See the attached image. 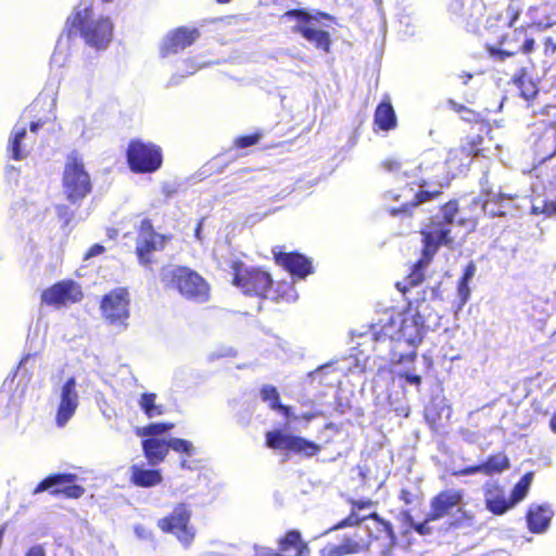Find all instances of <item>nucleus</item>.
<instances>
[{
  "label": "nucleus",
  "instance_id": "obj_9",
  "mask_svg": "<svg viewBox=\"0 0 556 556\" xmlns=\"http://www.w3.org/2000/svg\"><path fill=\"white\" fill-rule=\"evenodd\" d=\"M125 155L129 169L135 174H152L163 165V150L151 141L131 139Z\"/></svg>",
  "mask_w": 556,
  "mask_h": 556
},
{
  "label": "nucleus",
  "instance_id": "obj_34",
  "mask_svg": "<svg viewBox=\"0 0 556 556\" xmlns=\"http://www.w3.org/2000/svg\"><path fill=\"white\" fill-rule=\"evenodd\" d=\"M442 194V190L435 189L432 191L419 190L415 193L414 200L410 203L404 204L401 207H393L390 210V214L396 216L401 213L412 215V207L418 206L419 204L438 199Z\"/></svg>",
  "mask_w": 556,
  "mask_h": 556
},
{
  "label": "nucleus",
  "instance_id": "obj_6",
  "mask_svg": "<svg viewBox=\"0 0 556 556\" xmlns=\"http://www.w3.org/2000/svg\"><path fill=\"white\" fill-rule=\"evenodd\" d=\"M464 500L463 490H442L430 500V509L428 511V519L441 520L451 516L448 521L450 528H460L473 521L475 515L460 507Z\"/></svg>",
  "mask_w": 556,
  "mask_h": 556
},
{
  "label": "nucleus",
  "instance_id": "obj_21",
  "mask_svg": "<svg viewBox=\"0 0 556 556\" xmlns=\"http://www.w3.org/2000/svg\"><path fill=\"white\" fill-rule=\"evenodd\" d=\"M200 30L195 27L180 26L175 28L165 37L161 47V55L168 56L185 50L192 46L200 38Z\"/></svg>",
  "mask_w": 556,
  "mask_h": 556
},
{
  "label": "nucleus",
  "instance_id": "obj_23",
  "mask_svg": "<svg viewBox=\"0 0 556 556\" xmlns=\"http://www.w3.org/2000/svg\"><path fill=\"white\" fill-rule=\"evenodd\" d=\"M75 387L76 380L74 377H71L61 389L60 404L55 415V422L59 427H64L77 409L78 394Z\"/></svg>",
  "mask_w": 556,
  "mask_h": 556
},
{
  "label": "nucleus",
  "instance_id": "obj_32",
  "mask_svg": "<svg viewBox=\"0 0 556 556\" xmlns=\"http://www.w3.org/2000/svg\"><path fill=\"white\" fill-rule=\"evenodd\" d=\"M528 528L532 533L545 531L549 525L548 508L543 505H531L526 515Z\"/></svg>",
  "mask_w": 556,
  "mask_h": 556
},
{
  "label": "nucleus",
  "instance_id": "obj_26",
  "mask_svg": "<svg viewBox=\"0 0 556 556\" xmlns=\"http://www.w3.org/2000/svg\"><path fill=\"white\" fill-rule=\"evenodd\" d=\"M372 125L376 132H388L397 127V116L389 98L383 99L376 106Z\"/></svg>",
  "mask_w": 556,
  "mask_h": 556
},
{
  "label": "nucleus",
  "instance_id": "obj_15",
  "mask_svg": "<svg viewBox=\"0 0 556 556\" xmlns=\"http://www.w3.org/2000/svg\"><path fill=\"white\" fill-rule=\"evenodd\" d=\"M265 444L268 448L285 450L303 457L316 456L321 451L319 444L300 435L283 433L281 430L267 431Z\"/></svg>",
  "mask_w": 556,
  "mask_h": 556
},
{
  "label": "nucleus",
  "instance_id": "obj_58",
  "mask_svg": "<svg viewBox=\"0 0 556 556\" xmlns=\"http://www.w3.org/2000/svg\"><path fill=\"white\" fill-rule=\"evenodd\" d=\"M105 251V248L100 243L92 244L85 254V258H91L93 256L100 255Z\"/></svg>",
  "mask_w": 556,
  "mask_h": 556
},
{
  "label": "nucleus",
  "instance_id": "obj_41",
  "mask_svg": "<svg viewBox=\"0 0 556 556\" xmlns=\"http://www.w3.org/2000/svg\"><path fill=\"white\" fill-rule=\"evenodd\" d=\"M175 425L173 422H154L149 424L142 428H138L136 430L137 435L139 437H151L154 438L156 435L164 434L170 431Z\"/></svg>",
  "mask_w": 556,
  "mask_h": 556
},
{
  "label": "nucleus",
  "instance_id": "obj_59",
  "mask_svg": "<svg viewBox=\"0 0 556 556\" xmlns=\"http://www.w3.org/2000/svg\"><path fill=\"white\" fill-rule=\"evenodd\" d=\"M401 378H404L408 383L419 387L421 384V377L416 374L403 372L400 375Z\"/></svg>",
  "mask_w": 556,
  "mask_h": 556
},
{
  "label": "nucleus",
  "instance_id": "obj_3",
  "mask_svg": "<svg viewBox=\"0 0 556 556\" xmlns=\"http://www.w3.org/2000/svg\"><path fill=\"white\" fill-rule=\"evenodd\" d=\"M160 281L166 290H176L186 300L204 303L210 299V285L195 270L187 266H163Z\"/></svg>",
  "mask_w": 556,
  "mask_h": 556
},
{
  "label": "nucleus",
  "instance_id": "obj_1",
  "mask_svg": "<svg viewBox=\"0 0 556 556\" xmlns=\"http://www.w3.org/2000/svg\"><path fill=\"white\" fill-rule=\"evenodd\" d=\"M114 25L109 16H94L92 5L75 8L65 22L68 38L79 35L86 45L102 50L113 38Z\"/></svg>",
  "mask_w": 556,
  "mask_h": 556
},
{
  "label": "nucleus",
  "instance_id": "obj_12",
  "mask_svg": "<svg viewBox=\"0 0 556 556\" xmlns=\"http://www.w3.org/2000/svg\"><path fill=\"white\" fill-rule=\"evenodd\" d=\"M100 312L106 323L121 330L128 328L130 317V295L126 288H115L104 294L100 302Z\"/></svg>",
  "mask_w": 556,
  "mask_h": 556
},
{
  "label": "nucleus",
  "instance_id": "obj_45",
  "mask_svg": "<svg viewBox=\"0 0 556 556\" xmlns=\"http://www.w3.org/2000/svg\"><path fill=\"white\" fill-rule=\"evenodd\" d=\"M168 448H172L174 452L185 456H191L194 451L190 441L180 438H170L168 440Z\"/></svg>",
  "mask_w": 556,
  "mask_h": 556
},
{
  "label": "nucleus",
  "instance_id": "obj_28",
  "mask_svg": "<svg viewBox=\"0 0 556 556\" xmlns=\"http://www.w3.org/2000/svg\"><path fill=\"white\" fill-rule=\"evenodd\" d=\"M485 507L494 515H503L515 504L510 496H505L504 489L497 484H492L484 493Z\"/></svg>",
  "mask_w": 556,
  "mask_h": 556
},
{
  "label": "nucleus",
  "instance_id": "obj_35",
  "mask_svg": "<svg viewBox=\"0 0 556 556\" xmlns=\"http://www.w3.org/2000/svg\"><path fill=\"white\" fill-rule=\"evenodd\" d=\"M482 473L485 476H493L507 470L510 467V462L507 455L503 452L489 455L486 459L481 463Z\"/></svg>",
  "mask_w": 556,
  "mask_h": 556
},
{
  "label": "nucleus",
  "instance_id": "obj_4",
  "mask_svg": "<svg viewBox=\"0 0 556 556\" xmlns=\"http://www.w3.org/2000/svg\"><path fill=\"white\" fill-rule=\"evenodd\" d=\"M135 255L138 264L150 271H154L157 264L156 254L163 252L172 236L159 232L151 218L143 217L135 227Z\"/></svg>",
  "mask_w": 556,
  "mask_h": 556
},
{
  "label": "nucleus",
  "instance_id": "obj_30",
  "mask_svg": "<svg viewBox=\"0 0 556 556\" xmlns=\"http://www.w3.org/2000/svg\"><path fill=\"white\" fill-rule=\"evenodd\" d=\"M143 455L148 463L156 466L163 463L169 452L168 440L147 438L141 442Z\"/></svg>",
  "mask_w": 556,
  "mask_h": 556
},
{
  "label": "nucleus",
  "instance_id": "obj_50",
  "mask_svg": "<svg viewBox=\"0 0 556 556\" xmlns=\"http://www.w3.org/2000/svg\"><path fill=\"white\" fill-rule=\"evenodd\" d=\"M421 491L417 486L414 490L408 488H403L400 491L399 500L403 502L405 505H412L415 502H418L421 500Z\"/></svg>",
  "mask_w": 556,
  "mask_h": 556
},
{
  "label": "nucleus",
  "instance_id": "obj_8",
  "mask_svg": "<svg viewBox=\"0 0 556 556\" xmlns=\"http://www.w3.org/2000/svg\"><path fill=\"white\" fill-rule=\"evenodd\" d=\"M484 139L480 135L467 137L459 146L451 148L444 160L447 179L466 174L476 159L486 157Z\"/></svg>",
  "mask_w": 556,
  "mask_h": 556
},
{
  "label": "nucleus",
  "instance_id": "obj_11",
  "mask_svg": "<svg viewBox=\"0 0 556 556\" xmlns=\"http://www.w3.org/2000/svg\"><path fill=\"white\" fill-rule=\"evenodd\" d=\"M450 10L453 14L462 16L466 26L472 31H477L482 24L491 29L502 21V14L493 12L483 0H469L467 5L456 0L451 3Z\"/></svg>",
  "mask_w": 556,
  "mask_h": 556
},
{
  "label": "nucleus",
  "instance_id": "obj_25",
  "mask_svg": "<svg viewBox=\"0 0 556 556\" xmlns=\"http://www.w3.org/2000/svg\"><path fill=\"white\" fill-rule=\"evenodd\" d=\"M527 13L531 17L530 26L548 28L556 24V0H542L540 4L529 7Z\"/></svg>",
  "mask_w": 556,
  "mask_h": 556
},
{
  "label": "nucleus",
  "instance_id": "obj_55",
  "mask_svg": "<svg viewBox=\"0 0 556 556\" xmlns=\"http://www.w3.org/2000/svg\"><path fill=\"white\" fill-rule=\"evenodd\" d=\"M448 105H450V108L453 111H455L456 113L460 114L464 119H470V117L467 116V115H472L473 114V112L470 109H468L464 104L457 103V102H455L453 100L448 101Z\"/></svg>",
  "mask_w": 556,
  "mask_h": 556
},
{
  "label": "nucleus",
  "instance_id": "obj_27",
  "mask_svg": "<svg viewBox=\"0 0 556 556\" xmlns=\"http://www.w3.org/2000/svg\"><path fill=\"white\" fill-rule=\"evenodd\" d=\"M129 482L138 488H153L163 482L160 469L146 468L143 465H132L129 469Z\"/></svg>",
  "mask_w": 556,
  "mask_h": 556
},
{
  "label": "nucleus",
  "instance_id": "obj_56",
  "mask_svg": "<svg viewBox=\"0 0 556 556\" xmlns=\"http://www.w3.org/2000/svg\"><path fill=\"white\" fill-rule=\"evenodd\" d=\"M58 216L64 220V225L67 226L72 218H73V212L70 210L67 205L60 204L55 207Z\"/></svg>",
  "mask_w": 556,
  "mask_h": 556
},
{
  "label": "nucleus",
  "instance_id": "obj_29",
  "mask_svg": "<svg viewBox=\"0 0 556 556\" xmlns=\"http://www.w3.org/2000/svg\"><path fill=\"white\" fill-rule=\"evenodd\" d=\"M293 33L301 35L304 39L314 45V47L325 53L331 49V38L328 31L315 29L308 24L300 23L293 27Z\"/></svg>",
  "mask_w": 556,
  "mask_h": 556
},
{
  "label": "nucleus",
  "instance_id": "obj_51",
  "mask_svg": "<svg viewBox=\"0 0 556 556\" xmlns=\"http://www.w3.org/2000/svg\"><path fill=\"white\" fill-rule=\"evenodd\" d=\"M457 293L459 298V305H465L470 298L469 281L459 279L457 283Z\"/></svg>",
  "mask_w": 556,
  "mask_h": 556
},
{
  "label": "nucleus",
  "instance_id": "obj_19",
  "mask_svg": "<svg viewBox=\"0 0 556 556\" xmlns=\"http://www.w3.org/2000/svg\"><path fill=\"white\" fill-rule=\"evenodd\" d=\"M277 549L262 547L255 556H291L289 554L291 552L294 556H311L309 544L298 529L287 530L280 535L277 540Z\"/></svg>",
  "mask_w": 556,
  "mask_h": 556
},
{
  "label": "nucleus",
  "instance_id": "obj_10",
  "mask_svg": "<svg viewBox=\"0 0 556 556\" xmlns=\"http://www.w3.org/2000/svg\"><path fill=\"white\" fill-rule=\"evenodd\" d=\"M191 516V506L187 503H178L169 514L159 519L156 525L163 533L173 534L180 543L188 546L195 536Z\"/></svg>",
  "mask_w": 556,
  "mask_h": 556
},
{
  "label": "nucleus",
  "instance_id": "obj_38",
  "mask_svg": "<svg viewBox=\"0 0 556 556\" xmlns=\"http://www.w3.org/2000/svg\"><path fill=\"white\" fill-rule=\"evenodd\" d=\"M282 17L288 18H295L300 23L304 24H311L313 21H320V20H327V21H334V17L326 12H317L316 14H311L305 10L302 9H291L283 13Z\"/></svg>",
  "mask_w": 556,
  "mask_h": 556
},
{
  "label": "nucleus",
  "instance_id": "obj_7",
  "mask_svg": "<svg viewBox=\"0 0 556 556\" xmlns=\"http://www.w3.org/2000/svg\"><path fill=\"white\" fill-rule=\"evenodd\" d=\"M62 186L66 199L72 203L81 202L92 190L90 175L85 169L83 157L75 150L66 156Z\"/></svg>",
  "mask_w": 556,
  "mask_h": 556
},
{
  "label": "nucleus",
  "instance_id": "obj_16",
  "mask_svg": "<svg viewBox=\"0 0 556 556\" xmlns=\"http://www.w3.org/2000/svg\"><path fill=\"white\" fill-rule=\"evenodd\" d=\"M367 518L371 522L365 526L367 535L364 538L369 541L368 551L376 544L382 555L390 554L397 543L393 525L376 511L367 515Z\"/></svg>",
  "mask_w": 556,
  "mask_h": 556
},
{
  "label": "nucleus",
  "instance_id": "obj_33",
  "mask_svg": "<svg viewBox=\"0 0 556 556\" xmlns=\"http://www.w3.org/2000/svg\"><path fill=\"white\" fill-rule=\"evenodd\" d=\"M534 153L540 162L556 155V130H545L534 143Z\"/></svg>",
  "mask_w": 556,
  "mask_h": 556
},
{
  "label": "nucleus",
  "instance_id": "obj_64",
  "mask_svg": "<svg viewBox=\"0 0 556 556\" xmlns=\"http://www.w3.org/2000/svg\"><path fill=\"white\" fill-rule=\"evenodd\" d=\"M478 219H479L478 214H475V215L469 216L468 218H460V219L458 220V223H459L460 225H467V226H469L471 229H473V228L477 226V224H478Z\"/></svg>",
  "mask_w": 556,
  "mask_h": 556
},
{
  "label": "nucleus",
  "instance_id": "obj_36",
  "mask_svg": "<svg viewBox=\"0 0 556 556\" xmlns=\"http://www.w3.org/2000/svg\"><path fill=\"white\" fill-rule=\"evenodd\" d=\"M514 85L525 100H532L538 94L536 85L528 77L526 68H520L513 77Z\"/></svg>",
  "mask_w": 556,
  "mask_h": 556
},
{
  "label": "nucleus",
  "instance_id": "obj_52",
  "mask_svg": "<svg viewBox=\"0 0 556 556\" xmlns=\"http://www.w3.org/2000/svg\"><path fill=\"white\" fill-rule=\"evenodd\" d=\"M380 166L389 173H397L402 168V163L397 159L388 157L381 162Z\"/></svg>",
  "mask_w": 556,
  "mask_h": 556
},
{
  "label": "nucleus",
  "instance_id": "obj_49",
  "mask_svg": "<svg viewBox=\"0 0 556 556\" xmlns=\"http://www.w3.org/2000/svg\"><path fill=\"white\" fill-rule=\"evenodd\" d=\"M261 138H262L261 132L243 135V136H239V137L235 138L232 144L236 149H245V148L257 144L260 142Z\"/></svg>",
  "mask_w": 556,
  "mask_h": 556
},
{
  "label": "nucleus",
  "instance_id": "obj_40",
  "mask_svg": "<svg viewBox=\"0 0 556 556\" xmlns=\"http://www.w3.org/2000/svg\"><path fill=\"white\" fill-rule=\"evenodd\" d=\"M533 478H534V472L528 471L514 485L511 493H510V498L513 500V503L515 505L518 502L522 501L527 496L530 485L533 481Z\"/></svg>",
  "mask_w": 556,
  "mask_h": 556
},
{
  "label": "nucleus",
  "instance_id": "obj_44",
  "mask_svg": "<svg viewBox=\"0 0 556 556\" xmlns=\"http://www.w3.org/2000/svg\"><path fill=\"white\" fill-rule=\"evenodd\" d=\"M528 0H508L506 8L507 26L513 27L520 18Z\"/></svg>",
  "mask_w": 556,
  "mask_h": 556
},
{
  "label": "nucleus",
  "instance_id": "obj_60",
  "mask_svg": "<svg viewBox=\"0 0 556 556\" xmlns=\"http://www.w3.org/2000/svg\"><path fill=\"white\" fill-rule=\"evenodd\" d=\"M475 271H476V266L472 262H470L469 264H467V266L465 267L464 271H463V275L459 279L464 280V281H470L471 278L473 277L475 275Z\"/></svg>",
  "mask_w": 556,
  "mask_h": 556
},
{
  "label": "nucleus",
  "instance_id": "obj_62",
  "mask_svg": "<svg viewBox=\"0 0 556 556\" xmlns=\"http://www.w3.org/2000/svg\"><path fill=\"white\" fill-rule=\"evenodd\" d=\"M323 416V412L320 410H313V412H307V413H304L302 414L301 416H296L294 417V419H302V420H305L306 422L317 418V417H321Z\"/></svg>",
  "mask_w": 556,
  "mask_h": 556
},
{
  "label": "nucleus",
  "instance_id": "obj_20",
  "mask_svg": "<svg viewBox=\"0 0 556 556\" xmlns=\"http://www.w3.org/2000/svg\"><path fill=\"white\" fill-rule=\"evenodd\" d=\"M422 254L433 256L438 253L441 245L451 247L453 238L451 237V226L441 220L431 219L425 228L420 230Z\"/></svg>",
  "mask_w": 556,
  "mask_h": 556
},
{
  "label": "nucleus",
  "instance_id": "obj_57",
  "mask_svg": "<svg viewBox=\"0 0 556 556\" xmlns=\"http://www.w3.org/2000/svg\"><path fill=\"white\" fill-rule=\"evenodd\" d=\"M535 211L540 210L545 215H556V200H544L541 206H535Z\"/></svg>",
  "mask_w": 556,
  "mask_h": 556
},
{
  "label": "nucleus",
  "instance_id": "obj_39",
  "mask_svg": "<svg viewBox=\"0 0 556 556\" xmlns=\"http://www.w3.org/2000/svg\"><path fill=\"white\" fill-rule=\"evenodd\" d=\"M271 294L268 296L275 302H293L298 298L294 286L290 282H278L276 288H271Z\"/></svg>",
  "mask_w": 556,
  "mask_h": 556
},
{
  "label": "nucleus",
  "instance_id": "obj_18",
  "mask_svg": "<svg viewBox=\"0 0 556 556\" xmlns=\"http://www.w3.org/2000/svg\"><path fill=\"white\" fill-rule=\"evenodd\" d=\"M271 254L275 264L293 278L305 279L314 271L312 260L300 252H286L283 247L276 245L271 249Z\"/></svg>",
  "mask_w": 556,
  "mask_h": 556
},
{
  "label": "nucleus",
  "instance_id": "obj_5",
  "mask_svg": "<svg viewBox=\"0 0 556 556\" xmlns=\"http://www.w3.org/2000/svg\"><path fill=\"white\" fill-rule=\"evenodd\" d=\"M231 285L244 295L266 299L274 286L271 275L260 266H248L243 261H230Z\"/></svg>",
  "mask_w": 556,
  "mask_h": 556
},
{
  "label": "nucleus",
  "instance_id": "obj_48",
  "mask_svg": "<svg viewBox=\"0 0 556 556\" xmlns=\"http://www.w3.org/2000/svg\"><path fill=\"white\" fill-rule=\"evenodd\" d=\"M441 212L442 219L440 220L446 223L448 226H452L458 212V202L456 200L446 202L441 206Z\"/></svg>",
  "mask_w": 556,
  "mask_h": 556
},
{
  "label": "nucleus",
  "instance_id": "obj_42",
  "mask_svg": "<svg viewBox=\"0 0 556 556\" xmlns=\"http://www.w3.org/2000/svg\"><path fill=\"white\" fill-rule=\"evenodd\" d=\"M395 327L396 321L390 319L382 326H380L379 330H374L371 336L375 342H386L390 341L394 343L393 337H395Z\"/></svg>",
  "mask_w": 556,
  "mask_h": 556
},
{
  "label": "nucleus",
  "instance_id": "obj_37",
  "mask_svg": "<svg viewBox=\"0 0 556 556\" xmlns=\"http://www.w3.org/2000/svg\"><path fill=\"white\" fill-rule=\"evenodd\" d=\"M139 406L148 418L161 416L165 412L163 405L156 404V394L152 392L141 394Z\"/></svg>",
  "mask_w": 556,
  "mask_h": 556
},
{
  "label": "nucleus",
  "instance_id": "obj_53",
  "mask_svg": "<svg viewBox=\"0 0 556 556\" xmlns=\"http://www.w3.org/2000/svg\"><path fill=\"white\" fill-rule=\"evenodd\" d=\"M349 503L351 505V508L356 509V510L370 508V507L375 506V504H376L370 498H359V500L351 498V500H349Z\"/></svg>",
  "mask_w": 556,
  "mask_h": 556
},
{
  "label": "nucleus",
  "instance_id": "obj_54",
  "mask_svg": "<svg viewBox=\"0 0 556 556\" xmlns=\"http://www.w3.org/2000/svg\"><path fill=\"white\" fill-rule=\"evenodd\" d=\"M475 473H482L481 464L466 466L464 468L453 471V476L456 477L469 476Z\"/></svg>",
  "mask_w": 556,
  "mask_h": 556
},
{
  "label": "nucleus",
  "instance_id": "obj_31",
  "mask_svg": "<svg viewBox=\"0 0 556 556\" xmlns=\"http://www.w3.org/2000/svg\"><path fill=\"white\" fill-rule=\"evenodd\" d=\"M433 256H427L426 254L420 255V257L412 265L409 273L405 277V286L402 282L396 283L397 290L402 293L407 292L410 288H414L425 280V269L432 262Z\"/></svg>",
  "mask_w": 556,
  "mask_h": 556
},
{
  "label": "nucleus",
  "instance_id": "obj_17",
  "mask_svg": "<svg viewBox=\"0 0 556 556\" xmlns=\"http://www.w3.org/2000/svg\"><path fill=\"white\" fill-rule=\"evenodd\" d=\"M83 298L81 287L72 279L58 281L45 289L40 294L43 304L56 308L78 303Z\"/></svg>",
  "mask_w": 556,
  "mask_h": 556
},
{
  "label": "nucleus",
  "instance_id": "obj_46",
  "mask_svg": "<svg viewBox=\"0 0 556 556\" xmlns=\"http://www.w3.org/2000/svg\"><path fill=\"white\" fill-rule=\"evenodd\" d=\"M368 519L369 518H367V516L359 517L357 515V510L351 508V513L349 514V516L340 520L334 526H332L330 530H339L346 527H356L359 526L363 521H368Z\"/></svg>",
  "mask_w": 556,
  "mask_h": 556
},
{
  "label": "nucleus",
  "instance_id": "obj_22",
  "mask_svg": "<svg viewBox=\"0 0 556 556\" xmlns=\"http://www.w3.org/2000/svg\"><path fill=\"white\" fill-rule=\"evenodd\" d=\"M368 540L358 533L343 535L339 544L328 543L319 551L320 556H346L368 552Z\"/></svg>",
  "mask_w": 556,
  "mask_h": 556
},
{
  "label": "nucleus",
  "instance_id": "obj_13",
  "mask_svg": "<svg viewBox=\"0 0 556 556\" xmlns=\"http://www.w3.org/2000/svg\"><path fill=\"white\" fill-rule=\"evenodd\" d=\"M530 24L527 26L511 27V31L501 36L498 43L503 48L488 47L491 56L504 61L508 56L518 53L530 54L534 51L535 40L527 34Z\"/></svg>",
  "mask_w": 556,
  "mask_h": 556
},
{
  "label": "nucleus",
  "instance_id": "obj_24",
  "mask_svg": "<svg viewBox=\"0 0 556 556\" xmlns=\"http://www.w3.org/2000/svg\"><path fill=\"white\" fill-rule=\"evenodd\" d=\"M36 144V137L28 135L25 127H14L10 134L7 153L13 161L26 159Z\"/></svg>",
  "mask_w": 556,
  "mask_h": 556
},
{
  "label": "nucleus",
  "instance_id": "obj_43",
  "mask_svg": "<svg viewBox=\"0 0 556 556\" xmlns=\"http://www.w3.org/2000/svg\"><path fill=\"white\" fill-rule=\"evenodd\" d=\"M405 520L407 521L409 529L414 530L416 533H418L421 536L430 535L433 533V529L431 526H429L430 522L437 521L435 519H428V514L426 515L425 519L420 522L414 521L413 517L408 511L404 513Z\"/></svg>",
  "mask_w": 556,
  "mask_h": 556
},
{
  "label": "nucleus",
  "instance_id": "obj_61",
  "mask_svg": "<svg viewBox=\"0 0 556 556\" xmlns=\"http://www.w3.org/2000/svg\"><path fill=\"white\" fill-rule=\"evenodd\" d=\"M274 410L279 412L287 419H290V418L294 419V417H295V416L292 415L291 407L287 406V405H282L281 403L276 404V407L274 408Z\"/></svg>",
  "mask_w": 556,
  "mask_h": 556
},
{
  "label": "nucleus",
  "instance_id": "obj_47",
  "mask_svg": "<svg viewBox=\"0 0 556 556\" xmlns=\"http://www.w3.org/2000/svg\"><path fill=\"white\" fill-rule=\"evenodd\" d=\"M261 397L264 402H267L269 407L274 409L276 404L280 403V395L276 387L265 384L261 388Z\"/></svg>",
  "mask_w": 556,
  "mask_h": 556
},
{
  "label": "nucleus",
  "instance_id": "obj_14",
  "mask_svg": "<svg viewBox=\"0 0 556 556\" xmlns=\"http://www.w3.org/2000/svg\"><path fill=\"white\" fill-rule=\"evenodd\" d=\"M77 476L71 472H54L43 478L33 490V494L49 492L51 496L67 500L80 498L86 490L77 484Z\"/></svg>",
  "mask_w": 556,
  "mask_h": 556
},
{
  "label": "nucleus",
  "instance_id": "obj_63",
  "mask_svg": "<svg viewBox=\"0 0 556 556\" xmlns=\"http://www.w3.org/2000/svg\"><path fill=\"white\" fill-rule=\"evenodd\" d=\"M25 556H46V552L42 545H34L26 551Z\"/></svg>",
  "mask_w": 556,
  "mask_h": 556
},
{
  "label": "nucleus",
  "instance_id": "obj_2",
  "mask_svg": "<svg viewBox=\"0 0 556 556\" xmlns=\"http://www.w3.org/2000/svg\"><path fill=\"white\" fill-rule=\"evenodd\" d=\"M428 304L421 301L417 304L416 313L405 315L400 324L396 323L394 346L391 348V357L397 363L414 361L417 356L416 348L421 343L425 334V320L431 317L427 313Z\"/></svg>",
  "mask_w": 556,
  "mask_h": 556
}]
</instances>
